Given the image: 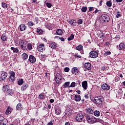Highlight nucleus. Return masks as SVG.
<instances>
[{"mask_svg": "<svg viewBox=\"0 0 125 125\" xmlns=\"http://www.w3.org/2000/svg\"><path fill=\"white\" fill-rule=\"evenodd\" d=\"M20 31H25L26 30V26H25V24H21L20 25Z\"/></svg>", "mask_w": 125, "mask_h": 125, "instance_id": "nucleus-22", "label": "nucleus"}, {"mask_svg": "<svg viewBox=\"0 0 125 125\" xmlns=\"http://www.w3.org/2000/svg\"><path fill=\"white\" fill-rule=\"evenodd\" d=\"M106 4L108 7H111V6H112V1L111 0L107 1Z\"/></svg>", "mask_w": 125, "mask_h": 125, "instance_id": "nucleus-38", "label": "nucleus"}, {"mask_svg": "<svg viewBox=\"0 0 125 125\" xmlns=\"http://www.w3.org/2000/svg\"><path fill=\"white\" fill-rule=\"evenodd\" d=\"M75 39V35L74 34H71L69 37L67 38L68 41H72Z\"/></svg>", "mask_w": 125, "mask_h": 125, "instance_id": "nucleus-32", "label": "nucleus"}, {"mask_svg": "<svg viewBox=\"0 0 125 125\" xmlns=\"http://www.w3.org/2000/svg\"><path fill=\"white\" fill-rule=\"evenodd\" d=\"M37 49L38 51H41L42 52L44 50V45L43 44H41L38 47Z\"/></svg>", "mask_w": 125, "mask_h": 125, "instance_id": "nucleus-13", "label": "nucleus"}, {"mask_svg": "<svg viewBox=\"0 0 125 125\" xmlns=\"http://www.w3.org/2000/svg\"><path fill=\"white\" fill-rule=\"evenodd\" d=\"M4 120H6V119L4 118V117L0 115V122H2V121H4Z\"/></svg>", "mask_w": 125, "mask_h": 125, "instance_id": "nucleus-46", "label": "nucleus"}, {"mask_svg": "<svg viewBox=\"0 0 125 125\" xmlns=\"http://www.w3.org/2000/svg\"><path fill=\"white\" fill-rule=\"evenodd\" d=\"M119 95H123V91L122 90V89H120V91L119 92Z\"/></svg>", "mask_w": 125, "mask_h": 125, "instance_id": "nucleus-56", "label": "nucleus"}, {"mask_svg": "<svg viewBox=\"0 0 125 125\" xmlns=\"http://www.w3.org/2000/svg\"><path fill=\"white\" fill-rule=\"evenodd\" d=\"M7 77V73H6V72H3L1 74V80L2 81H4V80H5V79H6V78Z\"/></svg>", "mask_w": 125, "mask_h": 125, "instance_id": "nucleus-12", "label": "nucleus"}, {"mask_svg": "<svg viewBox=\"0 0 125 125\" xmlns=\"http://www.w3.org/2000/svg\"><path fill=\"white\" fill-rule=\"evenodd\" d=\"M69 22L72 27L73 26H75L74 24H76V20H70Z\"/></svg>", "mask_w": 125, "mask_h": 125, "instance_id": "nucleus-29", "label": "nucleus"}, {"mask_svg": "<svg viewBox=\"0 0 125 125\" xmlns=\"http://www.w3.org/2000/svg\"><path fill=\"white\" fill-rule=\"evenodd\" d=\"M23 83H24L23 79H21L18 81V84H19V85H22Z\"/></svg>", "mask_w": 125, "mask_h": 125, "instance_id": "nucleus-34", "label": "nucleus"}, {"mask_svg": "<svg viewBox=\"0 0 125 125\" xmlns=\"http://www.w3.org/2000/svg\"><path fill=\"white\" fill-rule=\"evenodd\" d=\"M98 11H99L98 9H96L95 11L93 12V13H94L95 14H96V13H97Z\"/></svg>", "mask_w": 125, "mask_h": 125, "instance_id": "nucleus-59", "label": "nucleus"}, {"mask_svg": "<svg viewBox=\"0 0 125 125\" xmlns=\"http://www.w3.org/2000/svg\"><path fill=\"white\" fill-rule=\"evenodd\" d=\"M62 86L63 88H66L68 87H69V86H70V82H65Z\"/></svg>", "mask_w": 125, "mask_h": 125, "instance_id": "nucleus-28", "label": "nucleus"}, {"mask_svg": "<svg viewBox=\"0 0 125 125\" xmlns=\"http://www.w3.org/2000/svg\"><path fill=\"white\" fill-rule=\"evenodd\" d=\"M2 7H3V8H7V4H6L4 2H2Z\"/></svg>", "mask_w": 125, "mask_h": 125, "instance_id": "nucleus-44", "label": "nucleus"}, {"mask_svg": "<svg viewBox=\"0 0 125 125\" xmlns=\"http://www.w3.org/2000/svg\"><path fill=\"white\" fill-rule=\"evenodd\" d=\"M28 60L29 62H31L32 64H33V63L36 62V58L33 55H30L29 57Z\"/></svg>", "mask_w": 125, "mask_h": 125, "instance_id": "nucleus-11", "label": "nucleus"}, {"mask_svg": "<svg viewBox=\"0 0 125 125\" xmlns=\"http://www.w3.org/2000/svg\"><path fill=\"white\" fill-rule=\"evenodd\" d=\"M39 97L40 99H44V95L40 94L39 95Z\"/></svg>", "mask_w": 125, "mask_h": 125, "instance_id": "nucleus-47", "label": "nucleus"}, {"mask_svg": "<svg viewBox=\"0 0 125 125\" xmlns=\"http://www.w3.org/2000/svg\"><path fill=\"white\" fill-rule=\"evenodd\" d=\"M28 25L29 26H34V25H35V24H34V23L32 21H29L28 22Z\"/></svg>", "mask_w": 125, "mask_h": 125, "instance_id": "nucleus-52", "label": "nucleus"}, {"mask_svg": "<svg viewBox=\"0 0 125 125\" xmlns=\"http://www.w3.org/2000/svg\"><path fill=\"white\" fill-rule=\"evenodd\" d=\"M75 57H77V58H82V56L78 54H75Z\"/></svg>", "mask_w": 125, "mask_h": 125, "instance_id": "nucleus-55", "label": "nucleus"}, {"mask_svg": "<svg viewBox=\"0 0 125 125\" xmlns=\"http://www.w3.org/2000/svg\"><path fill=\"white\" fill-rule=\"evenodd\" d=\"M117 47L119 50H124L125 48V45L124 43H121L119 46H117Z\"/></svg>", "mask_w": 125, "mask_h": 125, "instance_id": "nucleus-15", "label": "nucleus"}, {"mask_svg": "<svg viewBox=\"0 0 125 125\" xmlns=\"http://www.w3.org/2000/svg\"><path fill=\"white\" fill-rule=\"evenodd\" d=\"M110 88H111V87H110V85H108L106 83H104L103 85H102V89H103V90H109Z\"/></svg>", "mask_w": 125, "mask_h": 125, "instance_id": "nucleus-9", "label": "nucleus"}, {"mask_svg": "<svg viewBox=\"0 0 125 125\" xmlns=\"http://www.w3.org/2000/svg\"><path fill=\"white\" fill-rule=\"evenodd\" d=\"M55 114L60 115L61 114V109L59 108H55Z\"/></svg>", "mask_w": 125, "mask_h": 125, "instance_id": "nucleus-21", "label": "nucleus"}, {"mask_svg": "<svg viewBox=\"0 0 125 125\" xmlns=\"http://www.w3.org/2000/svg\"><path fill=\"white\" fill-rule=\"evenodd\" d=\"M29 87V85L27 83L24 84L23 85L21 86V91H25L27 88Z\"/></svg>", "mask_w": 125, "mask_h": 125, "instance_id": "nucleus-18", "label": "nucleus"}, {"mask_svg": "<svg viewBox=\"0 0 125 125\" xmlns=\"http://www.w3.org/2000/svg\"><path fill=\"white\" fill-rule=\"evenodd\" d=\"M22 104H21V103L18 104L16 106L17 110L20 111V110L22 109Z\"/></svg>", "mask_w": 125, "mask_h": 125, "instance_id": "nucleus-27", "label": "nucleus"}, {"mask_svg": "<svg viewBox=\"0 0 125 125\" xmlns=\"http://www.w3.org/2000/svg\"><path fill=\"white\" fill-rule=\"evenodd\" d=\"M64 72H66L67 73L68 72H69V71H70V68L66 67L64 68Z\"/></svg>", "mask_w": 125, "mask_h": 125, "instance_id": "nucleus-50", "label": "nucleus"}, {"mask_svg": "<svg viewBox=\"0 0 125 125\" xmlns=\"http://www.w3.org/2000/svg\"><path fill=\"white\" fill-rule=\"evenodd\" d=\"M86 10H87V7L83 6L81 8L82 12H86Z\"/></svg>", "mask_w": 125, "mask_h": 125, "instance_id": "nucleus-41", "label": "nucleus"}, {"mask_svg": "<svg viewBox=\"0 0 125 125\" xmlns=\"http://www.w3.org/2000/svg\"><path fill=\"white\" fill-rule=\"evenodd\" d=\"M46 5L49 8H50V7H51V6H52V4L51 3H46Z\"/></svg>", "mask_w": 125, "mask_h": 125, "instance_id": "nucleus-49", "label": "nucleus"}, {"mask_svg": "<svg viewBox=\"0 0 125 125\" xmlns=\"http://www.w3.org/2000/svg\"><path fill=\"white\" fill-rule=\"evenodd\" d=\"M76 86V83L72 82L68 87H75Z\"/></svg>", "mask_w": 125, "mask_h": 125, "instance_id": "nucleus-42", "label": "nucleus"}, {"mask_svg": "<svg viewBox=\"0 0 125 125\" xmlns=\"http://www.w3.org/2000/svg\"><path fill=\"white\" fill-rule=\"evenodd\" d=\"M86 120L89 122V124H90V123H91V124H93L94 123L101 122V119H96L95 117H94V116H92V115H90L89 114L87 115Z\"/></svg>", "mask_w": 125, "mask_h": 125, "instance_id": "nucleus-2", "label": "nucleus"}, {"mask_svg": "<svg viewBox=\"0 0 125 125\" xmlns=\"http://www.w3.org/2000/svg\"><path fill=\"white\" fill-rule=\"evenodd\" d=\"M56 45H57V44L54 42H53L49 44V46H50L52 49H55V48H56Z\"/></svg>", "mask_w": 125, "mask_h": 125, "instance_id": "nucleus-20", "label": "nucleus"}, {"mask_svg": "<svg viewBox=\"0 0 125 125\" xmlns=\"http://www.w3.org/2000/svg\"><path fill=\"white\" fill-rule=\"evenodd\" d=\"M82 87H83L85 90L87 89V81H85L82 82Z\"/></svg>", "mask_w": 125, "mask_h": 125, "instance_id": "nucleus-16", "label": "nucleus"}, {"mask_svg": "<svg viewBox=\"0 0 125 125\" xmlns=\"http://www.w3.org/2000/svg\"><path fill=\"white\" fill-rule=\"evenodd\" d=\"M20 45L22 49H26L27 47V41L25 40H21L20 42Z\"/></svg>", "mask_w": 125, "mask_h": 125, "instance_id": "nucleus-8", "label": "nucleus"}, {"mask_svg": "<svg viewBox=\"0 0 125 125\" xmlns=\"http://www.w3.org/2000/svg\"><path fill=\"white\" fill-rule=\"evenodd\" d=\"M50 103H53V102H54V100L50 99Z\"/></svg>", "mask_w": 125, "mask_h": 125, "instance_id": "nucleus-62", "label": "nucleus"}, {"mask_svg": "<svg viewBox=\"0 0 125 125\" xmlns=\"http://www.w3.org/2000/svg\"><path fill=\"white\" fill-rule=\"evenodd\" d=\"M9 74L10 76V77L15 78V72H14V71H10L9 72Z\"/></svg>", "mask_w": 125, "mask_h": 125, "instance_id": "nucleus-36", "label": "nucleus"}, {"mask_svg": "<svg viewBox=\"0 0 125 125\" xmlns=\"http://www.w3.org/2000/svg\"><path fill=\"white\" fill-rule=\"evenodd\" d=\"M59 39L61 40L62 42H64L65 39L63 37H59Z\"/></svg>", "mask_w": 125, "mask_h": 125, "instance_id": "nucleus-57", "label": "nucleus"}, {"mask_svg": "<svg viewBox=\"0 0 125 125\" xmlns=\"http://www.w3.org/2000/svg\"><path fill=\"white\" fill-rule=\"evenodd\" d=\"M94 115L95 117H99L100 116V111L99 110H95L94 111Z\"/></svg>", "mask_w": 125, "mask_h": 125, "instance_id": "nucleus-25", "label": "nucleus"}, {"mask_svg": "<svg viewBox=\"0 0 125 125\" xmlns=\"http://www.w3.org/2000/svg\"><path fill=\"white\" fill-rule=\"evenodd\" d=\"M83 67L87 70L91 69V64L89 62H86L83 64Z\"/></svg>", "mask_w": 125, "mask_h": 125, "instance_id": "nucleus-10", "label": "nucleus"}, {"mask_svg": "<svg viewBox=\"0 0 125 125\" xmlns=\"http://www.w3.org/2000/svg\"><path fill=\"white\" fill-rule=\"evenodd\" d=\"M87 112L89 114H94V111H93V110H92V109H91V108L87 109Z\"/></svg>", "mask_w": 125, "mask_h": 125, "instance_id": "nucleus-37", "label": "nucleus"}, {"mask_svg": "<svg viewBox=\"0 0 125 125\" xmlns=\"http://www.w3.org/2000/svg\"><path fill=\"white\" fill-rule=\"evenodd\" d=\"M12 111V108L10 106H8L6 109V111L5 112L6 115H9V114L11 113V112Z\"/></svg>", "mask_w": 125, "mask_h": 125, "instance_id": "nucleus-19", "label": "nucleus"}, {"mask_svg": "<svg viewBox=\"0 0 125 125\" xmlns=\"http://www.w3.org/2000/svg\"><path fill=\"white\" fill-rule=\"evenodd\" d=\"M22 58L24 59V60H26V59H28V54H26L25 53H24L22 54Z\"/></svg>", "mask_w": 125, "mask_h": 125, "instance_id": "nucleus-40", "label": "nucleus"}, {"mask_svg": "<svg viewBox=\"0 0 125 125\" xmlns=\"http://www.w3.org/2000/svg\"><path fill=\"white\" fill-rule=\"evenodd\" d=\"M37 34H39V35H42V34L43 33V30L42 29H39L37 30Z\"/></svg>", "mask_w": 125, "mask_h": 125, "instance_id": "nucleus-35", "label": "nucleus"}, {"mask_svg": "<svg viewBox=\"0 0 125 125\" xmlns=\"http://www.w3.org/2000/svg\"><path fill=\"white\" fill-rule=\"evenodd\" d=\"M76 92H77V93H78V94H81V91L80 90L76 91Z\"/></svg>", "mask_w": 125, "mask_h": 125, "instance_id": "nucleus-64", "label": "nucleus"}, {"mask_svg": "<svg viewBox=\"0 0 125 125\" xmlns=\"http://www.w3.org/2000/svg\"><path fill=\"white\" fill-rule=\"evenodd\" d=\"M92 101L95 103V104H98L100 105L102 104L104 101V98L102 96H99L98 97H95V98L92 99Z\"/></svg>", "mask_w": 125, "mask_h": 125, "instance_id": "nucleus-4", "label": "nucleus"}, {"mask_svg": "<svg viewBox=\"0 0 125 125\" xmlns=\"http://www.w3.org/2000/svg\"><path fill=\"white\" fill-rule=\"evenodd\" d=\"M117 14L116 16V18H119V17H121V14H120V11L117 12Z\"/></svg>", "mask_w": 125, "mask_h": 125, "instance_id": "nucleus-51", "label": "nucleus"}, {"mask_svg": "<svg viewBox=\"0 0 125 125\" xmlns=\"http://www.w3.org/2000/svg\"><path fill=\"white\" fill-rule=\"evenodd\" d=\"M6 39H7V37H6L5 35L2 34L1 37V40H2L3 42H5V41H6Z\"/></svg>", "mask_w": 125, "mask_h": 125, "instance_id": "nucleus-33", "label": "nucleus"}, {"mask_svg": "<svg viewBox=\"0 0 125 125\" xmlns=\"http://www.w3.org/2000/svg\"><path fill=\"white\" fill-rule=\"evenodd\" d=\"M83 45H78L76 47V50H79V51L83 49Z\"/></svg>", "mask_w": 125, "mask_h": 125, "instance_id": "nucleus-39", "label": "nucleus"}, {"mask_svg": "<svg viewBox=\"0 0 125 125\" xmlns=\"http://www.w3.org/2000/svg\"><path fill=\"white\" fill-rule=\"evenodd\" d=\"M2 89L5 93H6L8 95L12 96L13 94V90L10 89L9 85H4L3 86Z\"/></svg>", "mask_w": 125, "mask_h": 125, "instance_id": "nucleus-5", "label": "nucleus"}, {"mask_svg": "<svg viewBox=\"0 0 125 125\" xmlns=\"http://www.w3.org/2000/svg\"><path fill=\"white\" fill-rule=\"evenodd\" d=\"M74 99L76 102H80L82 99V98H81V95H75L74 96Z\"/></svg>", "mask_w": 125, "mask_h": 125, "instance_id": "nucleus-17", "label": "nucleus"}, {"mask_svg": "<svg viewBox=\"0 0 125 125\" xmlns=\"http://www.w3.org/2000/svg\"><path fill=\"white\" fill-rule=\"evenodd\" d=\"M101 23H108L110 21V17L107 14H103L99 19Z\"/></svg>", "mask_w": 125, "mask_h": 125, "instance_id": "nucleus-3", "label": "nucleus"}, {"mask_svg": "<svg viewBox=\"0 0 125 125\" xmlns=\"http://www.w3.org/2000/svg\"><path fill=\"white\" fill-rule=\"evenodd\" d=\"M8 123L7 119H4L3 121L0 122V125H6Z\"/></svg>", "mask_w": 125, "mask_h": 125, "instance_id": "nucleus-23", "label": "nucleus"}, {"mask_svg": "<svg viewBox=\"0 0 125 125\" xmlns=\"http://www.w3.org/2000/svg\"><path fill=\"white\" fill-rule=\"evenodd\" d=\"M11 50H13V52H15V53H18V52H19V49H18L17 48L11 47Z\"/></svg>", "mask_w": 125, "mask_h": 125, "instance_id": "nucleus-26", "label": "nucleus"}, {"mask_svg": "<svg viewBox=\"0 0 125 125\" xmlns=\"http://www.w3.org/2000/svg\"><path fill=\"white\" fill-rule=\"evenodd\" d=\"M89 56L91 58H97L98 57V52L95 50L91 51L89 53Z\"/></svg>", "mask_w": 125, "mask_h": 125, "instance_id": "nucleus-7", "label": "nucleus"}, {"mask_svg": "<svg viewBox=\"0 0 125 125\" xmlns=\"http://www.w3.org/2000/svg\"><path fill=\"white\" fill-rule=\"evenodd\" d=\"M95 8H94L93 7H89V10H88V11L87 12L88 15L90 16V13H89L91 12V11H93V10H94Z\"/></svg>", "mask_w": 125, "mask_h": 125, "instance_id": "nucleus-31", "label": "nucleus"}, {"mask_svg": "<svg viewBox=\"0 0 125 125\" xmlns=\"http://www.w3.org/2000/svg\"><path fill=\"white\" fill-rule=\"evenodd\" d=\"M120 38L121 36L120 35H117L115 37V39H116V40H120Z\"/></svg>", "mask_w": 125, "mask_h": 125, "instance_id": "nucleus-53", "label": "nucleus"}, {"mask_svg": "<svg viewBox=\"0 0 125 125\" xmlns=\"http://www.w3.org/2000/svg\"><path fill=\"white\" fill-rule=\"evenodd\" d=\"M56 33L57 35H58V36H61V35L63 34V31L61 29H59L56 30Z\"/></svg>", "mask_w": 125, "mask_h": 125, "instance_id": "nucleus-24", "label": "nucleus"}, {"mask_svg": "<svg viewBox=\"0 0 125 125\" xmlns=\"http://www.w3.org/2000/svg\"><path fill=\"white\" fill-rule=\"evenodd\" d=\"M55 79H56V82L57 84L61 83L62 81V76H61V71L59 70L58 71H55L54 73Z\"/></svg>", "mask_w": 125, "mask_h": 125, "instance_id": "nucleus-1", "label": "nucleus"}, {"mask_svg": "<svg viewBox=\"0 0 125 125\" xmlns=\"http://www.w3.org/2000/svg\"><path fill=\"white\" fill-rule=\"evenodd\" d=\"M76 120L79 123L83 122L84 121V116L82 113H78L76 117Z\"/></svg>", "mask_w": 125, "mask_h": 125, "instance_id": "nucleus-6", "label": "nucleus"}, {"mask_svg": "<svg viewBox=\"0 0 125 125\" xmlns=\"http://www.w3.org/2000/svg\"><path fill=\"white\" fill-rule=\"evenodd\" d=\"M115 82H118V81H120V78L119 77H116L115 79Z\"/></svg>", "mask_w": 125, "mask_h": 125, "instance_id": "nucleus-58", "label": "nucleus"}, {"mask_svg": "<svg viewBox=\"0 0 125 125\" xmlns=\"http://www.w3.org/2000/svg\"><path fill=\"white\" fill-rule=\"evenodd\" d=\"M77 23H78V25H81V24H83V20H82V19L78 20Z\"/></svg>", "mask_w": 125, "mask_h": 125, "instance_id": "nucleus-45", "label": "nucleus"}, {"mask_svg": "<svg viewBox=\"0 0 125 125\" xmlns=\"http://www.w3.org/2000/svg\"><path fill=\"white\" fill-rule=\"evenodd\" d=\"M107 55H111V52L110 51H106L104 53V56H107Z\"/></svg>", "mask_w": 125, "mask_h": 125, "instance_id": "nucleus-48", "label": "nucleus"}, {"mask_svg": "<svg viewBox=\"0 0 125 125\" xmlns=\"http://www.w3.org/2000/svg\"><path fill=\"white\" fill-rule=\"evenodd\" d=\"M14 80H15V77H12L10 76L9 77V81L11 82V83L14 82Z\"/></svg>", "mask_w": 125, "mask_h": 125, "instance_id": "nucleus-43", "label": "nucleus"}, {"mask_svg": "<svg viewBox=\"0 0 125 125\" xmlns=\"http://www.w3.org/2000/svg\"><path fill=\"white\" fill-rule=\"evenodd\" d=\"M26 46H27V49H28V50H32L33 45H32L31 43H28Z\"/></svg>", "mask_w": 125, "mask_h": 125, "instance_id": "nucleus-30", "label": "nucleus"}, {"mask_svg": "<svg viewBox=\"0 0 125 125\" xmlns=\"http://www.w3.org/2000/svg\"><path fill=\"white\" fill-rule=\"evenodd\" d=\"M65 125H71V124L69 122H66Z\"/></svg>", "mask_w": 125, "mask_h": 125, "instance_id": "nucleus-63", "label": "nucleus"}, {"mask_svg": "<svg viewBox=\"0 0 125 125\" xmlns=\"http://www.w3.org/2000/svg\"><path fill=\"white\" fill-rule=\"evenodd\" d=\"M79 72H80V71H79V69H78V67H73L71 70L72 74H75V75H78L79 74Z\"/></svg>", "mask_w": 125, "mask_h": 125, "instance_id": "nucleus-14", "label": "nucleus"}, {"mask_svg": "<svg viewBox=\"0 0 125 125\" xmlns=\"http://www.w3.org/2000/svg\"><path fill=\"white\" fill-rule=\"evenodd\" d=\"M35 21L36 22V24H38L39 23V18L38 17L35 18Z\"/></svg>", "mask_w": 125, "mask_h": 125, "instance_id": "nucleus-54", "label": "nucleus"}, {"mask_svg": "<svg viewBox=\"0 0 125 125\" xmlns=\"http://www.w3.org/2000/svg\"><path fill=\"white\" fill-rule=\"evenodd\" d=\"M123 0H116V2H122Z\"/></svg>", "mask_w": 125, "mask_h": 125, "instance_id": "nucleus-61", "label": "nucleus"}, {"mask_svg": "<svg viewBox=\"0 0 125 125\" xmlns=\"http://www.w3.org/2000/svg\"><path fill=\"white\" fill-rule=\"evenodd\" d=\"M106 68L105 67V66H103L101 67V70H103V71H105Z\"/></svg>", "mask_w": 125, "mask_h": 125, "instance_id": "nucleus-60", "label": "nucleus"}]
</instances>
